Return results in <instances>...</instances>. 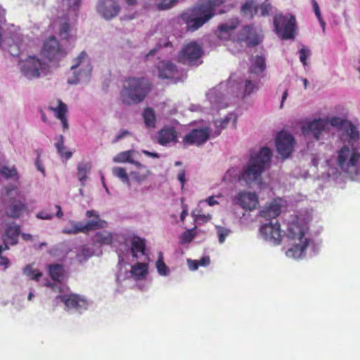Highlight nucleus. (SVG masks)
<instances>
[{
	"instance_id": "1",
	"label": "nucleus",
	"mask_w": 360,
	"mask_h": 360,
	"mask_svg": "<svg viewBox=\"0 0 360 360\" xmlns=\"http://www.w3.org/2000/svg\"><path fill=\"white\" fill-rule=\"evenodd\" d=\"M270 148L263 147L255 155H251L248 162L238 175V181L244 182L247 186L259 184L262 181V174L267 167L271 159Z\"/></svg>"
},
{
	"instance_id": "2",
	"label": "nucleus",
	"mask_w": 360,
	"mask_h": 360,
	"mask_svg": "<svg viewBox=\"0 0 360 360\" xmlns=\"http://www.w3.org/2000/svg\"><path fill=\"white\" fill-rule=\"evenodd\" d=\"M152 84L145 77H129L120 93L123 103L127 105L142 102L152 89Z\"/></svg>"
},
{
	"instance_id": "3",
	"label": "nucleus",
	"mask_w": 360,
	"mask_h": 360,
	"mask_svg": "<svg viewBox=\"0 0 360 360\" xmlns=\"http://www.w3.org/2000/svg\"><path fill=\"white\" fill-rule=\"evenodd\" d=\"M19 195L20 192L15 185L10 184L3 188L0 198L7 217L18 219L27 210L25 202Z\"/></svg>"
},
{
	"instance_id": "4",
	"label": "nucleus",
	"mask_w": 360,
	"mask_h": 360,
	"mask_svg": "<svg viewBox=\"0 0 360 360\" xmlns=\"http://www.w3.org/2000/svg\"><path fill=\"white\" fill-rule=\"evenodd\" d=\"M210 12L209 10H205V6L199 4L184 11L181 15V18L186 25L187 30L194 32L213 17V13Z\"/></svg>"
},
{
	"instance_id": "5",
	"label": "nucleus",
	"mask_w": 360,
	"mask_h": 360,
	"mask_svg": "<svg viewBox=\"0 0 360 360\" xmlns=\"http://www.w3.org/2000/svg\"><path fill=\"white\" fill-rule=\"evenodd\" d=\"M18 65L20 72L30 80L47 76L50 72L49 65L36 56H27Z\"/></svg>"
},
{
	"instance_id": "6",
	"label": "nucleus",
	"mask_w": 360,
	"mask_h": 360,
	"mask_svg": "<svg viewBox=\"0 0 360 360\" xmlns=\"http://www.w3.org/2000/svg\"><path fill=\"white\" fill-rule=\"evenodd\" d=\"M202 47L195 41H191L183 46L177 55V61L186 66H198L202 63Z\"/></svg>"
},
{
	"instance_id": "7",
	"label": "nucleus",
	"mask_w": 360,
	"mask_h": 360,
	"mask_svg": "<svg viewBox=\"0 0 360 360\" xmlns=\"http://www.w3.org/2000/svg\"><path fill=\"white\" fill-rule=\"evenodd\" d=\"M40 55L51 63H58L66 56L67 51L56 37L51 36L44 41Z\"/></svg>"
},
{
	"instance_id": "8",
	"label": "nucleus",
	"mask_w": 360,
	"mask_h": 360,
	"mask_svg": "<svg viewBox=\"0 0 360 360\" xmlns=\"http://www.w3.org/2000/svg\"><path fill=\"white\" fill-rule=\"evenodd\" d=\"M274 30L283 39H291L295 37L296 20L294 15L277 14L274 18Z\"/></svg>"
},
{
	"instance_id": "9",
	"label": "nucleus",
	"mask_w": 360,
	"mask_h": 360,
	"mask_svg": "<svg viewBox=\"0 0 360 360\" xmlns=\"http://www.w3.org/2000/svg\"><path fill=\"white\" fill-rule=\"evenodd\" d=\"M88 218L94 217L95 219L88 221L83 225L81 222L75 223L71 229H64L63 233L65 234H76L79 232L87 233L90 231L103 229L107 226V222L101 219L99 214L95 210H88L86 212Z\"/></svg>"
},
{
	"instance_id": "10",
	"label": "nucleus",
	"mask_w": 360,
	"mask_h": 360,
	"mask_svg": "<svg viewBox=\"0 0 360 360\" xmlns=\"http://www.w3.org/2000/svg\"><path fill=\"white\" fill-rule=\"evenodd\" d=\"M359 160L360 152L357 148L350 149L348 146H344L338 152L337 164L345 172L356 167Z\"/></svg>"
},
{
	"instance_id": "11",
	"label": "nucleus",
	"mask_w": 360,
	"mask_h": 360,
	"mask_svg": "<svg viewBox=\"0 0 360 360\" xmlns=\"http://www.w3.org/2000/svg\"><path fill=\"white\" fill-rule=\"evenodd\" d=\"M58 301L64 304L65 309L67 311L75 309L81 312L82 310L86 309L88 305L86 300L83 296L75 293L59 295L56 297V303Z\"/></svg>"
},
{
	"instance_id": "12",
	"label": "nucleus",
	"mask_w": 360,
	"mask_h": 360,
	"mask_svg": "<svg viewBox=\"0 0 360 360\" xmlns=\"http://www.w3.org/2000/svg\"><path fill=\"white\" fill-rule=\"evenodd\" d=\"M260 234L267 241L274 245L281 244L283 235L281 229L280 224L276 221L275 223L269 222L262 225L259 229Z\"/></svg>"
},
{
	"instance_id": "13",
	"label": "nucleus",
	"mask_w": 360,
	"mask_h": 360,
	"mask_svg": "<svg viewBox=\"0 0 360 360\" xmlns=\"http://www.w3.org/2000/svg\"><path fill=\"white\" fill-rule=\"evenodd\" d=\"M295 144L293 136L286 132L281 131L276 139L277 151L283 158H287L292 152Z\"/></svg>"
},
{
	"instance_id": "14",
	"label": "nucleus",
	"mask_w": 360,
	"mask_h": 360,
	"mask_svg": "<svg viewBox=\"0 0 360 360\" xmlns=\"http://www.w3.org/2000/svg\"><path fill=\"white\" fill-rule=\"evenodd\" d=\"M210 134V131L207 127L193 129L183 138L184 146L186 147L190 145L201 146L208 140Z\"/></svg>"
},
{
	"instance_id": "15",
	"label": "nucleus",
	"mask_w": 360,
	"mask_h": 360,
	"mask_svg": "<svg viewBox=\"0 0 360 360\" xmlns=\"http://www.w3.org/2000/svg\"><path fill=\"white\" fill-rule=\"evenodd\" d=\"M178 132L174 127L165 126L157 134V142L162 146L168 147L177 143Z\"/></svg>"
},
{
	"instance_id": "16",
	"label": "nucleus",
	"mask_w": 360,
	"mask_h": 360,
	"mask_svg": "<svg viewBox=\"0 0 360 360\" xmlns=\"http://www.w3.org/2000/svg\"><path fill=\"white\" fill-rule=\"evenodd\" d=\"M155 67L158 71V77L162 79H174L178 77V68L169 60H160Z\"/></svg>"
},
{
	"instance_id": "17",
	"label": "nucleus",
	"mask_w": 360,
	"mask_h": 360,
	"mask_svg": "<svg viewBox=\"0 0 360 360\" xmlns=\"http://www.w3.org/2000/svg\"><path fill=\"white\" fill-rule=\"evenodd\" d=\"M238 41L246 42L249 47H255L262 41V39L252 25H245L238 34Z\"/></svg>"
},
{
	"instance_id": "18",
	"label": "nucleus",
	"mask_w": 360,
	"mask_h": 360,
	"mask_svg": "<svg viewBox=\"0 0 360 360\" xmlns=\"http://www.w3.org/2000/svg\"><path fill=\"white\" fill-rule=\"evenodd\" d=\"M328 121L325 119H315L302 126V130L305 135H311L316 140H319L321 133L328 126Z\"/></svg>"
},
{
	"instance_id": "19",
	"label": "nucleus",
	"mask_w": 360,
	"mask_h": 360,
	"mask_svg": "<svg viewBox=\"0 0 360 360\" xmlns=\"http://www.w3.org/2000/svg\"><path fill=\"white\" fill-rule=\"evenodd\" d=\"M281 201L279 198L274 199L259 211V216L267 220L276 219L281 212Z\"/></svg>"
},
{
	"instance_id": "20",
	"label": "nucleus",
	"mask_w": 360,
	"mask_h": 360,
	"mask_svg": "<svg viewBox=\"0 0 360 360\" xmlns=\"http://www.w3.org/2000/svg\"><path fill=\"white\" fill-rule=\"evenodd\" d=\"M236 203L245 210H252L258 205V198L255 193L241 191L235 198Z\"/></svg>"
},
{
	"instance_id": "21",
	"label": "nucleus",
	"mask_w": 360,
	"mask_h": 360,
	"mask_svg": "<svg viewBox=\"0 0 360 360\" xmlns=\"http://www.w3.org/2000/svg\"><path fill=\"white\" fill-rule=\"evenodd\" d=\"M74 62L75 64H73L70 68V69L74 71V74L76 73L75 70L83 64L86 65L88 66V69L86 71H82V69H79V73L75 75L73 79H68V82L69 84H77L79 81V76L82 72L85 73L86 75H89L91 72V68L89 67L88 56L84 51L81 52L79 56L75 59Z\"/></svg>"
},
{
	"instance_id": "22",
	"label": "nucleus",
	"mask_w": 360,
	"mask_h": 360,
	"mask_svg": "<svg viewBox=\"0 0 360 360\" xmlns=\"http://www.w3.org/2000/svg\"><path fill=\"white\" fill-rule=\"evenodd\" d=\"M119 10V6L116 2L111 0H99L98 11L104 18H112L117 15Z\"/></svg>"
},
{
	"instance_id": "23",
	"label": "nucleus",
	"mask_w": 360,
	"mask_h": 360,
	"mask_svg": "<svg viewBox=\"0 0 360 360\" xmlns=\"http://www.w3.org/2000/svg\"><path fill=\"white\" fill-rule=\"evenodd\" d=\"M20 234V227L15 223L7 224L4 233L2 236L3 242L10 243L11 245H16Z\"/></svg>"
},
{
	"instance_id": "24",
	"label": "nucleus",
	"mask_w": 360,
	"mask_h": 360,
	"mask_svg": "<svg viewBox=\"0 0 360 360\" xmlns=\"http://www.w3.org/2000/svg\"><path fill=\"white\" fill-rule=\"evenodd\" d=\"M309 246V240L307 238L299 240V243L293 245L286 252V255L288 257L294 259L302 258L304 255L307 248Z\"/></svg>"
},
{
	"instance_id": "25",
	"label": "nucleus",
	"mask_w": 360,
	"mask_h": 360,
	"mask_svg": "<svg viewBox=\"0 0 360 360\" xmlns=\"http://www.w3.org/2000/svg\"><path fill=\"white\" fill-rule=\"evenodd\" d=\"M285 234L288 238L292 240L297 239L298 240H302V239L305 238L304 227L295 221H292L288 224Z\"/></svg>"
},
{
	"instance_id": "26",
	"label": "nucleus",
	"mask_w": 360,
	"mask_h": 360,
	"mask_svg": "<svg viewBox=\"0 0 360 360\" xmlns=\"http://www.w3.org/2000/svg\"><path fill=\"white\" fill-rule=\"evenodd\" d=\"M49 109L55 113L56 118L61 121L63 129H68L69 126L66 117V114L68 112L67 105L62 101L59 100L58 105L56 108L49 107Z\"/></svg>"
},
{
	"instance_id": "27",
	"label": "nucleus",
	"mask_w": 360,
	"mask_h": 360,
	"mask_svg": "<svg viewBox=\"0 0 360 360\" xmlns=\"http://www.w3.org/2000/svg\"><path fill=\"white\" fill-rule=\"evenodd\" d=\"M134 165L136 166V169L131 172V177L137 182L143 181L150 174V171L146 166L139 162H134Z\"/></svg>"
},
{
	"instance_id": "28",
	"label": "nucleus",
	"mask_w": 360,
	"mask_h": 360,
	"mask_svg": "<svg viewBox=\"0 0 360 360\" xmlns=\"http://www.w3.org/2000/svg\"><path fill=\"white\" fill-rule=\"evenodd\" d=\"M146 250V240L138 236H134L131 240V251L132 256L137 258V252H141L142 255L145 254Z\"/></svg>"
},
{
	"instance_id": "29",
	"label": "nucleus",
	"mask_w": 360,
	"mask_h": 360,
	"mask_svg": "<svg viewBox=\"0 0 360 360\" xmlns=\"http://www.w3.org/2000/svg\"><path fill=\"white\" fill-rule=\"evenodd\" d=\"M266 69V61L264 56H257L252 63L250 68L251 74L259 75Z\"/></svg>"
},
{
	"instance_id": "30",
	"label": "nucleus",
	"mask_w": 360,
	"mask_h": 360,
	"mask_svg": "<svg viewBox=\"0 0 360 360\" xmlns=\"http://www.w3.org/2000/svg\"><path fill=\"white\" fill-rule=\"evenodd\" d=\"M148 273V265L146 263L138 262L131 269V275L136 279L143 278Z\"/></svg>"
},
{
	"instance_id": "31",
	"label": "nucleus",
	"mask_w": 360,
	"mask_h": 360,
	"mask_svg": "<svg viewBox=\"0 0 360 360\" xmlns=\"http://www.w3.org/2000/svg\"><path fill=\"white\" fill-rule=\"evenodd\" d=\"M49 275L53 281H60L63 278L64 269L62 264H51L49 266Z\"/></svg>"
},
{
	"instance_id": "32",
	"label": "nucleus",
	"mask_w": 360,
	"mask_h": 360,
	"mask_svg": "<svg viewBox=\"0 0 360 360\" xmlns=\"http://www.w3.org/2000/svg\"><path fill=\"white\" fill-rule=\"evenodd\" d=\"M239 25V20L237 18H232L230 21L220 24L218 26V31L220 33H225L227 34H230V32Z\"/></svg>"
},
{
	"instance_id": "33",
	"label": "nucleus",
	"mask_w": 360,
	"mask_h": 360,
	"mask_svg": "<svg viewBox=\"0 0 360 360\" xmlns=\"http://www.w3.org/2000/svg\"><path fill=\"white\" fill-rule=\"evenodd\" d=\"M94 240L95 243L101 245H110L112 243L113 238L111 233L103 231L96 233Z\"/></svg>"
},
{
	"instance_id": "34",
	"label": "nucleus",
	"mask_w": 360,
	"mask_h": 360,
	"mask_svg": "<svg viewBox=\"0 0 360 360\" xmlns=\"http://www.w3.org/2000/svg\"><path fill=\"white\" fill-rule=\"evenodd\" d=\"M143 117L144 123L147 127H155L156 118L153 108H146L143 111Z\"/></svg>"
},
{
	"instance_id": "35",
	"label": "nucleus",
	"mask_w": 360,
	"mask_h": 360,
	"mask_svg": "<svg viewBox=\"0 0 360 360\" xmlns=\"http://www.w3.org/2000/svg\"><path fill=\"white\" fill-rule=\"evenodd\" d=\"M133 153L134 150H132L121 152L114 157L113 161L119 163L129 162L134 165L136 161H134L131 158Z\"/></svg>"
},
{
	"instance_id": "36",
	"label": "nucleus",
	"mask_w": 360,
	"mask_h": 360,
	"mask_svg": "<svg viewBox=\"0 0 360 360\" xmlns=\"http://www.w3.org/2000/svg\"><path fill=\"white\" fill-rule=\"evenodd\" d=\"M55 146L57 149L58 154L61 157L65 158L66 160H68L72 157V152H70V151L63 152L65 147H64V136L63 135H60L58 136V141L55 143Z\"/></svg>"
},
{
	"instance_id": "37",
	"label": "nucleus",
	"mask_w": 360,
	"mask_h": 360,
	"mask_svg": "<svg viewBox=\"0 0 360 360\" xmlns=\"http://www.w3.org/2000/svg\"><path fill=\"white\" fill-rule=\"evenodd\" d=\"M91 169L89 163H79L77 166V176L79 180L83 183L86 179V175Z\"/></svg>"
},
{
	"instance_id": "38",
	"label": "nucleus",
	"mask_w": 360,
	"mask_h": 360,
	"mask_svg": "<svg viewBox=\"0 0 360 360\" xmlns=\"http://www.w3.org/2000/svg\"><path fill=\"white\" fill-rule=\"evenodd\" d=\"M226 0H207L205 2L200 3L202 6H205V10L210 11L213 13V16L215 15V8L220 6L221 4L226 2Z\"/></svg>"
},
{
	"instance_id": "39",
	"label": "nucleus",
	"mask_w": 360,
	"mask_h": 360,
	"mask_svg": "<svg viewBox=\"0 0 360 360\" xmlns=\"http://www.w3.org/2000/svg\"><path fill=\"white\" fill-rule=\"evenodd\" d=\"M343 129L346 131L347 134L350 138V140L356 141L359 139V131L351 122L349 121Z\"/></svg>"
},
{
	"instance_id": "40",
	"label": "nucleus",
	"mask_w": 360,
	"mask_h": 360,
	"mask_svg": "<svg viewBox=\"0 0 360 360\" xmlns=\"http://www.w3.org/2000/svg\"><path fill=\"white\" fill-rule=\"evenodd\" d=\"M259 89L258 82H253L250 79H246L244 85V96H249L252 93L257 91Z\"/></svg>"
},
{
	"instance_id": "41",
	"label": "nucleus",
	"mask_w": 360,
	"mask_h": 360,
	"mask_svg": "<svg viewBox=\"0 0 360 360\" xmlns=\"http://www.w3.org/2000/svg\"><path fill=\"white\" fill-rule=\"evenodd\" d=\"M0 174L6 179L18 178V172L14 167L10 168L5 165L1 166L0 167Z\"/></svg>"
},
{
	"instance_id": "42",
	"label": "nucleus",
	"mask_w": 360,
	"mask_h": 360,
	"mask_svg": "<svg viewBox=\"0 0 360 360\" xmlns=\"http://www.w3.org/2000/svg\"><path fill=\"white\" fill-rule=\"evenodd\" d=\"M257 8L253 5V2L250 1H246L241 8V11L244 15H249L252 18L257 13Z\"/></svg>"
},
{
	"instance_id": "43",
	"label": "nucleus",
	"mask_w": 360,
	"mask_h": 360,
	"mask_svg": "<svg viewBox=\"0 0 360 360\" xmlns=\"http://www.w3.org/2000/svg\"><path fill=\"white\" fill-rule=\"evenodd\" d=\"M156 268H157L158 272L161 276H166L168 274V273L169 271L168 267L167 266V265L165 264V263L163 261V257H162V252L159 253V257L156 262Z\"/></svg>"
},
{
	"instance_id": "44",
	"label": "nucleus",
	"mask_w": 360,
	"mask_h": 360,
	"mask_svg": "<svg viewBox=\"0 0 360 360\" xmlns=\"http://www.w3.org/2000/svg\"><path fill=\"white\" fill-rule=\"evenodd\" d=\"M24 274L30 277L32 280L38 281L42 276V274L37 269H34L31 265H27L24 268Z\"/></svg>"
},
{
	"instance_id": "45",
	"label": "nucleus",
	"mask_w": 360,
	"mask_h": 360,
	"mask_svg": "<svg viewBox=\"0 0 360 360\" xmlns=\"http://www.w3.org/2000/svg\"><path fill=\"white\" fill-rule=\"evenodd\" d=\"M112 174L120 178L122 182L127 184H129V178L127 174L126 169L122 167H114L112 169Z\"/></svg>"
},
{
	"instance_id": "46",
	"label": "nucleus",
	"mask_w": 360,
	"mask_h": 360,
	"mask_svg": "<svg viewBox=\"0 0 360 360\" xmlns=\"http://www.w3.org/2000/svg\"><path fill=\"white\" fill-rule=\"evenodd\" d=\"M178 0H160L156 4V8L160 11H165L173 7Z\"/></svg>"
},
{
	"instance_id": "47",
	"label": "nucleus",
	"mask_w": 360,
	"mask_h": 360,
	"mask_svg": "<svg viewBox=\"0 0 360 360\" xmlns=\"http://www.w3.org/2000/svg\"><path fill=\"white\" fill-rule=\"evenodd\" d=\"M349 121L338 117H333L330 120V124L339 129H343Z\"/></svg>"
},
{
	"instance_id": "48",
	"label": "nucleus",
	"mask_w": 360,
	"mask_h": 360,
	"mask_svg": "<svg viewBox=\"0 0 360 360\" xmlns=\"http://www.w3.org/2000/svg\"><path fill=\"white\" fill-rule=\"evenodd\" d=\"M219 243H223L226 238L229 235L231 231L221 226H216Z\"/></svg>"
},
{
	"instance_id": "49",
	"label": "nucleus",
	"mask_w": 360,
	"mask_h": 360,
	"mask_svg": "<svg viewBox=\"0 0 360 360\" xmlns=\"http://www.w3.org/2000/svg\"><path fill=\"white\" fill-rule=\"evenodd\" d=\"M194 237L195 234L193 233V231L187 230L184 232L181 236V243H188L192 241Z\"/></svg>"
},
{
	"instance_id": "50",
	"label": "nucleus",
	"mask_w": 360,
	"mask_h": 360,
	"mask_svg": "<svg viewBox=\"0 0 360 360\" xmlns=\"http://www.w3.org/2000/svg\"><path fill=\"white\" fill-rule=\"evenodd\" d=\"M300 60L304 66L307 65V59L310 56L311 51L309 49L302 48L300 50Z\"/></svg>"
},
{
	"instance_id": "51",
	"label": "nucleus",
	"mask_w": 360,
	"mask_h": 360,
	"mask_svg": "<svg viewBox=\"0 0 360 360\" xmlns=\"http://www.w3.org/2000/svg\"><path fill=\"white\" fill-rule=\"evenodd\" d=\"M69 30L70 25L68 22H63L61 24L59 29L60 36L63 39H68Z\"/></svg>"
},
{
	"instance_id": "52",
	"label": "nucleus",
	"mask_w": 360,
	"mask_h": 360,
	"mask_svg": "<svg viewBox=\"0 0 360 360\" xmlns=\"http://www.w3.org/2000/svg\"><path fill=\"white\" fill-rule=\"evenodd\" d=\"M131 134L129 131H128L127 129H122L120 131V133L114 138V139L112 140V142L113 143H115L118 142L119 141H120L121 139L130 136Z\"/></svg>"
},
{
	"instance_id": "53",
	"label": "nucleus",
	"mask_w": 360,
	"mask_h": 360,
	"mask_svg": "<svg viewBox=\"0 0 360 360\" xmlns=\"http://www.w3.org/2000/svg\"><path fill=\"white\" fill-rule=\"evenodd\" d=\"M260 9L262 15H268L270 11L271 10V5L269 3L264 2L261 5Z\"/></svg>"
},
{
	"instance_id": "54",
	"label": "nucleus",
	"mask_w": 360,
	"mask_h": 360,
	"mask_svg": "<svg viewBox=\"0 0 360 360\" xmlns=\"http://www.w3.org/2000/svg\"><path fill=\"white\" fill-rule=\"evenodd\" d=\"M37 218L40 219H51L53 217V214L51 213H49L45 210H42L36 214Z\"/></svg>"
},
{
	"instance_id": "55",
	"label": "nucleus",
	"mask_w": 360,
	"mask_h": 360,
	"mask_svg": "<svg viewBox=\"0 0 360 360\" xmlns=\"http://www.w3.org/2000/svg\"><path fill=\"white\" fill-rule=\"evenodd\" d=\"M312 4H313L314 11L316 18L318 19L322 18L321 11L319 9V4H317V2L315 0H312Z\"/></svg>"
},
{
	"instance_id": "56",
	"label": "nucleus",
	"mask_w": 360,
	"mask_h": 360,
	"mask_svg": "<svg viewBox=\"0 0 360 360\" xmlns=\"http://www.w3.org/2000/svg\"><path fill=\"white\" fill-rule=\"evenodd\" d=\"M198 262L200 266H205L210 264V259L209 257L205 256L202 257L200 260H198Z\"/></svg>"
},
{
	"instance_id": "57",
	"label": "nucleus",
	"mask_w": 360,
	"mask_h": 360,
	"mask_svg": "<svg viewBox=\"0 0 360 360\" xmlns=\"http://www.w3.org/2000/svg\"><path fill=\"white\" fill-rule=\"evenodd\" d=\"M178 179L181 182V186H184L186 182V172L185 170H181L178 174Z\"/></svg>"
},
{
	"instance_id": "58",
	"label": "nucleus",
	"mask_w": 360,
	"mask_h": 360,
	"mask_svg": "<svg viewBox=\"0 0 360 360\" xmlns=\"http://www.w3.org/2000/svg\"><path fill=\"white\" fill-rule=\"evenodd\" d=\"M188 262L190 269L192 270H197L198 269V267L200 266L197 260L188 259Z\"/></svg>"
},
{
	"instance_id": "59",
	"label": "nucleus",
	"mask_w": 360,
	"mask_h": 360,
	"mask_svg": "<svg viewBox=\"0 0 360 360\" xmlns=\"http://www.w3.org/2000/svg\"><path fill=\"white\" fill-rule=\"evenodd\" d=\"M69 5L70 7L73 8V10H76L80 4V0H68Z\"/></svg>"
},
{
	"instance_id": "60",
	"label": "nucleus",
	"mask_w": 360,
	"mask_h": 360,
	"mask_svg": "<svg viewBox=\"0 0 360 360\" xmlns=\"http://www.w3.org/2000/svg\"><path fill=\"white\" fill-rule=\"evenodd\" d=\"M206 202L207 203L210 205V206H213V205H217L219 202L215 200V197L214 196H210L209 198H207L206 199Z\"/></svg>"
},
{
	"instance_id": "61",
	"label": "nucleus",
	"mask_w": 360,
	"mask_h": 360,
	"mask_svg": "<svg viewBox=\"0 0 360 360\" xmlns=\"http://www.w3.org/2000/svg\"><path fill=\"white\" fill-rule=\"evenodd\" d=\"M142 153L143 154H145L146 155L150 157V158H159V157H160V155L158 153L149 152L146 150H142Z\"/></svg>"
},
{
	"instance_id": "62",
	"label": "nucleus",
	"mask_w": 360,
	"mask_h": 360,
	"mask_svg": "<svg viewBox=\"0 0 360 360\" xmlns=\"http://www.w3.org/2000/svg\"><path fill=\"white\" fill-rule=\"evenodd\" d=\"M9 263V259L6 257L0 258V266H4L5 268H8Z\"/></svg>"
},
{
	"instance_id": "63",
	"label": "nucleus",
	"mask_w": 360,
	"mask_h": 360,
	"mask_svg": "<svg viewBox=\"0 0 360 360\" xmlns=\"http://www.w3.org/2000/svg\"><path fill=\"white\" fill-rule=\"evenodd\" d=\"M187 215H188L187 206L184 205V209L180 215V219H181V221H184V219Z\"/></svg>"
},
{
	"instance_id": "64",
	"label": "nucleus",
	"mask_w": 360,
	"mask_h": 360,
	"mask_svg": "<svg viewBox=\"0 0 360 360\" xmlns=\"http://www.w3.org/2000/svg\"><path fill=\"white\" fill-rule=\"evenodd\" d=\"M56 208L57 210L56 217L59 219L63 217V212L62 211L61 207L60 205H56Z\"/></svg>"
}]
</instances>
